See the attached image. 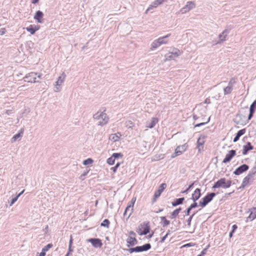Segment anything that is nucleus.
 I'll use <instances>...</instances> for the list:
<instances>
[{
    "label": "nucleus",
    "instance_id": "nucleus-1",
    "mask_svg": "<svg viewBox=\"0 0 256 256\" xmlns=\"http://www.w3.org/2000/svg\"><path fill=\"white\" fill-rule=\"evenodd\" d=\"M105 111L106 109L103 111H98L93 116L94 120H98V126H104L108 122L109 117L108 116L107 114L104 112Z\"/></svg>",
    "mask_w": 256,
    "mask_h": 256
},
{
    "label": "nucleus",
    "instance_id": "nucleus-2",
    "mask_svg": "<svg viewBox=\"0 0 256 256\" xmlns=\"http://www.w3.org/2000/svg\"><path fill=\"white\" fill-rule=\"evenodd\" d=\"M231 180H227L225 178H221L216 182H215L214 184L212 186V188H230L231 186Z\"/></svg>",
    "mask_w": 256,
    "mask_h": 256
},
{
    "label": "nucleus",
    "instance_id": "nucleus-3",
    "mask_svg": "<svg viewBox=\"0 0 256 256\" xmlns=\"http://www.w3.org/2000/svg\"><path fill=\"white\" fill-rule=\"evenodd\" d=\"M151 248V245L150 244H146L142 246H138L135 248H132L128 249V252L130 253L134 252H142L144 251H146Z\"/></svg>",
    "mask_w": 256,
    "mask_h": 256
},
{
    "label": "nucleus",
    "instance_id": "nucleus-4",
    "mask_svg": "<svg viewBox=\"0 0 256 256\" xmlns=\"http://www.w3.org/2000/svg\"><path fill=\"white\" fill-rule=\"evenodd\" d=\"M256 172V169L253 168L248 174L247 176H246L243 180L242 184V188L246 187V186H248L250 181L253 178L254 176V175L255 174Z\"/></svg>",
    "mask_w": 256,
    "mask_h": 256
},
{
    "label": "nucleus",
    "instance_id": "nucleus-5",
    "mask_svg": "<svg viewBox=\"0 0 256 256\" xmlns=\"http://www.w3.org/2000/svg\"><path fill=\"white\" fill-rule=\"evenodd\" d=\"M150 226L146 222H144L140 224L139 226L138 229L137 230V232L140 235H146L150 232Z\"/></svg>",
    "mask_w": 256,
    "mask_h": 256
},
{
    "label": "nucleus",
    "instance_id": "nucleus-6",
    "mask_svg": "<svg viewBox=\"0 0 256 256\" xmlns=\"http://www.w3.org/2000/svg\"><path fill=\"white\" fill-rule=\"evenodd\" d=\"M216 196V194L212 192L207 194L206 196L202 198V200L200 202V206L202 207H204L208 202H210Z\"/></svg>",
    "mask_w": 256,
    "mask_h": 256
},
{
    "label": "nucleus",
    "instance_id": "nucleus-7",
    "mask_svg": "<svg viewBox=\"0 0 256 256\" xmlns=\"http://www.w3.org/2000/svg\"><path fill=\"white\" fill-rule=\"evenodd\" d=\"M188 148V145L184 144L183 145L179 146L175 150V152L172 155V158H174L177 156L180 155L183 152H185Z\"/></svg>",
    "mask_w": 256,
    "mask_h": 256
},
{
    "label": "nucleus",
    "instance_id": "nucleus-8",
    "mask_svg": "<svg viewBox=\"0 0 256 256\" xmlns=\"http://www.w3.org/2000/svg\"><path fill=\"white\" fill-rule=\"evenodd\" d=\"M181 54L180 50L177 48H174L172 52H168L166 56V60H170L180 56Z\"/></svg>",
    "mask_w": 256,
    "mask_h": 256
},
{
    "label": "nucleus",
    "instance_id": "nucleus-9",
    "mask_svg": "<svg viewBox=\"0 0 256 256\" xmlns=\"http://www.w3.org/2000/svg\"><path fill=\"white\" fill-rule=\"evenodd\" d=\"M66 76V74H64V72H63L62 74L58 78L57 81L56 82V84H55L56 86L54 87V92H58L60 90L61 88L60 87V86H61L62 84L64 82V80H65Z\"/></svg>",
    "mask_w": 256,
    "mask_h": 256
},
{
    "label": "nucleus",
    "instance_id": "nucleus-10",
    "mask_svg": "<svg viewBox=\"0 0 256 256\" xmlns=\"http://www.w3.org/2000/svg\"><path fill=\"white\" fill-rule=\"evenodd\" d=\"M136 234L133 231L129 232V236L127 239V242L130 246H134L138 243V241L136 238Z\"/></svg>",
    "mask_w": 256,
    "mask_h": 256
},
{
    "label": "nucleus",
    "instance_id": "nucleus-11",
    "mask_svg": "<svg viewBox=\"0 0 256 256\" xmlns=\"http://www.w3.org/2000/svg\"><path fill=\"white\" fill-rule=\"evenodd\" d=\"M231 28L225 29L222 33L220 34L218 36L219 40L217 42L216 44H220L224 41L226 40V38L228 34L230 33Z\"/></svg>",
    "mask_w": 256,
    "mask_h": 256
},
{
    "label": "nucleus",
    "instance_id": "nucleus-12",
    "mask_svg": "<svg viewBox=\"0 0 256 256\" xmlns=\"http://www.w3.org/2000/svg\"><path fill=\"white\" fill-rule=\"evenodd\" d=\"M195 6V4L193 2H188L186 5L180 9V12L182 14L186 13L194 8Z\"/></svg>",
    "mask_w": 256,
    "mask_h": 256
},
{
    "label": "nucleus",
    "instance_id": "nucleus-13",
    "mask_svg": "<svg viewBox=\"0 0 256 256\" xmlns=\"http://www.w3.org/2000/svg\"><path fill=\"white\" fill-rule=\"evenodd\" d=\"M37 75H38V73L33 72L29 73L28 75H26V76L25 81H27L28 82H38V81H37L36 80Z\"/></svg>",
    "mask_w": 256,
    "mask_h": 256
},
{
    "label": "nucleus",
    "instance_id": "nucleus-14",
    "mask_svg": "<svg viewBox=\"0 0 256 256\" xmlns=\"http://www.w3.org/2000/svg\"><path fill=\"white\" fill-rule=\"evenodd\" d=\"M166 184L165 183L162 184L158 190H157L154 194V200H156L161 194L162 192L164 191V190L166 188Z\"/></svg>",
    "mask_w": 256,
    "mask_h": 256
},
{
    "label": "nucleus",
    "instance_id": "nucleus-15",
    "mask_svg": "<svg viewBox=\"0 0 256 256\" xmlns=\"http://www.w3.org/2000/svg\"><path fill=\"white\" fill-rule=\"evenodd\" d=\"M87 241L90 242L95 248H100L102 244L101 240L98 238H90Z\"/></svg>",
    "mask_w": 256,
    "mask_h": 256
},
{
    "label": "nucleus",
    "instance_id": "nucleus-16",
    "mask_svg": "<svg viewBox=\"0 0 256 256\" xmlns=\"http://www.w3.org/2000/svg\"><path fill=\"white\" fill-rule=\"evenodd\" d=\"M168 0H155L151 5L149 6L146 10V12L154 8H156L158 6L162 4L164 2H167Z\"/></svg>",
    "mask_w": 256,
    "mask_h": 256
},
{
    "label": "nucleus",
    "instance_id": "nucleus-17",
    "mask_svg": "<svg viewBox=\"0 0 256 256\" xmlns=\"http://www.w3.org/2000/svg\"><path fill=\"white\" fill-rule=\"evenodd\" d=\"M248 168V166L246 164H243L238 168L234 173L236 175H239L243 172L247 170Z\"/></svg>",
    "mask_w": 256,
    "mask_h": 256
},
{
    "label": "nucleus",
    "instance_id": "nucleus-18",
    "mask_svg": "<svg viewBox=\"0 0 256 256\" xmlns=\"http://www.w3.org/2000/svg\"><path fill=\"white\" fill-rule=\"evenodd\" d=\"M44 13L40 11V10H38L34 16V18L35 20H36L39 23H42L43 22V20H42V18L44 16Z\"/></svg>",
    "mask_w": 256,
    "mask_h": 256
},
{
    "label": "nucleus",
    "instance_id": "nucleus-19",
    "mask_svg": "<svg viewBox=\"0 0 256 256\" xmlns=\"http://www.w3.org/2000/svg\"><path fill=\"white\" fill-rule=\"evenodd\" d=\"M250 212L248 217V219L250 221H252L256 218V208H253L249 210Z\"/></svg>",
    "mask_w": 256,
    "mask_h": 256
},
{
    "label": "nucleus",
    "instance_id": "nucleus-20",
    "mask_svg": "<svg viewBox=\"0 0 256 256\" xmlns=\"http://www.w3.org/2000/svg\"><path fill=\"white\" fill-rule=\"evenodd\" d=\"M254 148V146L250 142H248L246 144L243 146L242 154H246L248 152Z\"/></svg>",
    "mask_w": 256,
    "mask_h": 256
},
{
    "label": "nucleus",
    "instance_id": "nucleus-21",
    "mask_svg": "<svg viewBox=\"0 0 256 256\" xmlns=\"http://www.w3.org/2000/svg\"><path fill=\"white\" fill-rule=\"evenodd\" d=\"M39 28V26L35 25H30L29 26L26 28L28 32H30L32 34H35Z\"/></svg>",
    "mask_w": 256,
    "mask_h": 256
},
{
    "label": "nucleus",
    "instance_id": "nucleus-22",
    "mask_svg": "<svg viewBox=\"0 0 256 256\" xmlns=\"http://www.w3.org/2000/svg\"><path fill=\"white\" fill-rule=\"evenodd\" d=\"M246 128L242 129L238 132L235 137L234 138V142H236L240 138L246 133Z\"/></svg>",
    "mask_w": 256,
    "mask_h": 256
},
{
    "label": "nucleus",
    "instance_id": "nucleus-23",
    "mask_svg": "<svg viewBox=\"0 0 256 256\" xmlns=\"http://www.w3.org/2000/svg\"><path fill=\"white\" fill-rule=\"evenodd\" d=\"M200 188H196L192 194V200L194 202H196L200 198Z\"/></svg>",
    "mask_w": 256,
    "mask_h": 256
},
{
    "label": "nucleus",
    "instance_id": "nucleus-24",
    "mask_svg": "<svg viewBox=\"0 0 256 256\" xmlns=\"http://www.w3.org/2000/svg\"><path fill=\"white\" fill-rule=\"evenodd\" d=\"M133 208L134 207L128 205L125 210V211L124 213V216H126L127 214H128V218H129L133 212Z\"/></svg>",
    "mask_w": 256,
    "mask_h": 256
},
{
    "label": "nucleus",
    "instance_id": "nucleus-25",
    "mask_svg": "<svg viewBox=\"0 0 256 256\" xmlns=\"http://www.w3.org/2000/svg\"><path fill=\"white\" fill-rule=\"evenodd\" d=\"M236 152L235 150H232L228 151V153L226 154L223 160H231L232 158L236 155Z\"/></svg>",
    "mask_w": 256,
    "mask_h": 256
},
{
    "label": "nucleus",
    "instance_id": "nucleus-26",
    "mask_svg": "<svg viewBox=\"0 0 256 256\" xmlns=\"http://www.w3.org/2000/svg\"><path fill=\"white\" fill-rule=\"evenodd\" d=\"M170 36V34H168L167 35H166V36H164L160 37V38H158L157 39L158 40V41L159 42L160 46L163 44H166L168 42V40L166 39Z\"/></svg>",
    "mask_w": 256,
    "mask_h": 256
},
{
    "label": "nucleus",
    "instance_id": "nucleus-27",
    "mask_svg": "<svg viewBox=\"0 0 256 256\" xmlns=\"http://www.w3.org/2000/svg\"><path fill=\"white\" fill-rule=\"evenodd\" d=\"M122 158L123 154L122 153H114L107 160H115L116 159H122Z\"/></svg>",
    "mask_w": 256,
    "mask_h": 256
},
{
    "label": "nucleus",
    "instance_id": "nucleus-28",
    "mask_svg": "<svg viewBox=\"0 0 256 256\" xmlns=\"http://www.w3.org/2000/svg\"><path fill=\"white\" fill-rule=\"evenodd\" d=\"M120 136L121 134L119 132L113 134L110 136V139L114 142H116L120 140Z\"/></svg>",
    "mask_w": 256,
    "mask_h": 256
},
{
    "label": "nucleus",
    "instance_id": "nucleus-29",
    "mask_svg": "<svg viewBox=\"0 0 256 256\" xmlns=\"http://www.w3.org/2000/svg\"><path fill=\"white\" fill-rule=\"evenodd\" d=\"M160 46V44L159 42L158 41V40L156 39V40H154L152 43L150 49H151V50H154V49L157 48H158Z\"/></svg>",
    "mask_w": 256,
    "mask_h": 256
},
{
    "label": "nucleus",
    "instance_id": "nucleus-30",
    "mask_svg": "<svg viewBox=\"0 0 256 256\" xmlns=\"http://www.w3.org/2000/svg\"><path fill=\"white\" fill-rule=\"evenodd\" d=\"M181 208H178L176 210H175L171 214L170 216V218L172 219H174V218H176L179 213L180 212V210H181Z\"/></svg>",
    "mask_w": 256,
    "mask_h": 256
},
{
    "label": "nucleus",
    "instance_id": "nucleus-31",
    "mask_svg": "<svg viewBox=\"0 0 256 256\" xmlns=\"http://www.w3.org/2000/svg\"><path fill=\"white\" fill-rule=\"evenodd\" d=\"M184 198H179L176 199L174 202H172V206H176L178 204H182L184 200Z\"/></svg>",
    "mask_w": 256,
    "mask_h": 256
},
{
    "label": "nucleus",
    "instance_id": "nucleus-32",
    "mask_svg": "<svg viewBox=\"0 0 256 256\" xmlns=\"http://www.w3.org/2000/svg\"><path fill=\"white\" fill-rule=\"evenodd\" d=\"M158 122V120L156 118H152L151 122L148 126L147 127L152 128H153L156 124Z\"/></svg>",
    "mask_w": 256,
    "mask_h": 256
},
{
    "label": "nucleus",
    "instance_id": "nucleus-33",
    "mask_svg": "<svg viewBox=\"0 0 256 256\" xmlns=\"http://www.w3.org/2000/svg\"><path fill=\"white\" fill-rule=\"evenodd\" d=\"M237 78L234 77L230 79L228 82V86L233 88V86L236 83Z\"/></svg>",
    "mask_w": 256,
    "mask_h": 256
},
{
    "label": "nucleus",
    "instance_id": "nucleus-34",
    "mask_svg": "<svg viewBox=\"0 0 256 256\" xmlns=\"http://www.w3.org/2000/svg\"><path fill=\"white\" fill-rule=\"evenodd\" d=\"M232 90H233V88H232L230 86H226V88H224V94L228 95V94H230L232 92Z\"/></svg>",
    "mask_w": 256,
    "mask_h": 256
},
{
    "label": "nucleus",
    "instance_id": "nucleus-35",
    "mask_svg": "<svg viewBox=\"0 0 256 256\" xmlns=\"http://www.w3.org/2000/svg\"><path fill=\"white\" fill-rule=\"evenodd\" d=\"M256 108V100H254L250 106V111L252 112H255Z\"/></svg>",
    "mask_w": 256,
    "mask_h": 256
},
{
    "label": "nucleus",
    "instance_id": "nucleus-36",
    "mask_svg": "<svg viewBox=\"0 0 256 256\" xmlns=\"http://www.w3.org/2000/svg\"><path fill=\"white\" fill-rule=\"evenodd\" d=\"M160 219L162 220L163 221L162 226L164 227L167 226L168 225L170 224V221L167 220L165 216H162L160 218Z\"/></svg>",
    "mask_w": 256,
    "mask_h": 256
},
{
    "label": "nucleus",
    "instance_id": "nucleus-37",
    "mask_svg": "<svg viewBox=\"0 0 256 256\" xmlns=\"http://www.w3.org/2000/svg\"><path fill=\"white\" fill-rule=\"evenodd\" d=\"M204 144V141L203 140H202L200 138H198L197 141V144H198V147L200 150V147L202 146V148H203V145Z\"/></svg>",
    "mask_w": 256,
    "mask_h": 256
},
{
    "label": "nucleus",
    "instance_id": "nucleus-38",
    "mask_svg": "<svg viewBox=\"0 0 256 256\" xmlns=\"http://www.w3.org/2000/svg\"><path fill=\"white\" fill-rule=\"evenodd\" d=\"M195 214V213H194L192 214L189 218H188L186 220V222L187 224V226H188V227H190V224H191V222H192V218L193 216H194V215Z\"/></svg>",
    "mask_w": 256,
    "mask_h": 256
},
{
    "label": "nucleus",
    "instance_id": "nucleus-39",
    "mask_svg": "<svg viewBox=\"0 0 256 256\" xmlns=\"http://www.w3.org/2000/svg\"><path fill=\"white\" fill-rule=\"evenodd\" d=\"M110 225V222L108 220H104L102 222L101 224V226H105L106 228H108Z\"/></svg>",
    "mask_w": 256,
    "mask_h": 256
},
{
    "label": "nucleus",
    "instance_id": "nucleus-40",
    "mask_svg": "<svg viewBox=\"0 0 256 256\" xmlns=\"http://www.w3.org/2000/svg\"><path fill=\"white\" fill-rule=\"evenodd\" d=\"M210 117L208 118V120L206 122H200V123L198 124H196L194 126L195 127H200V126H204L206 124H208L210 122Z\"/></svg>",
    "mask_w": 256,
    "mask_h": 256
},
{
    "label": "nucleus",
    "instance_id": "nucleus-41",
    "mask_svg": "<svg viewBox=\"0 0 256 256\" xmlns=\"http://www.w3.org/2000/svg\"><path fill=\"white\" fill-rule=\"evenodd\" d=\"M134 126V124L132 121L129 120L126 122V126L128 127V128H132Z\"/></svg>",
    "mask_w": 256,
    "mask_h": 256
},
{
    "label": "nucleus",
    "instance_id": "nucleus-42",
    "mask_svg": "<svg viewBox=\"0 0 256 256\" xmlns=\"http://www.w3.org/2000/svg\"><path fill=\"white\" fill-rule=\"evenodd\" d=\"M22 132L18 133L17 134H15L13 136L12 139H14V140H16L19 138H20V137H21L22 136Z\"/></svg>",
    "mask_w": 256,
    "mask_h": 256
},
{
    "label": "nucleus",
    "instance_id": "nucleus-43",
    "mask_svg": "<svg viewBox=\"0 0 256 256\" xmlns=\"http://www.w3.org/2000/svg\"><path fill=\"white\" fill-rule=\"evenodd\" d=\"M18 198L16 196H15L14 198L11 200V202H10V206H12L16 202V200H18Z\"/></svg>",
    "mask_w": 256,
    "mask_h": 256
},
{
    "label": "nucleus",
    "instance_id": "nucleus-44",
    "mask_svg": "<svg viewBox=\"0 0 256 256\" xmlns=\"http://www.w3.org/2000/svg\"><path fill=\"white\" fill-rule=\"evenodd\" d=\"M120 163L118 162L114 166L111 168L110 170H112L114 172H115L117 168L120 166Z\"/></svg>",
    "mask_w": 256,
    "mask_h": 256
},
{
    "label": "nucleus",
    "instance_id": "nucleus-45",
    "mask_svg": "<svg viewBox=\"0 0 256 256\" xmlns=\"http://www.w3.org/2000/svg\"><path fill=\"white\" fill-rule=\"evenodd\" d=\"M52 246V244H47L46 246H44L43 248V249L46 252V251H48L49 250V248H50Z\"/></svg>",
    "mask_w": 256,
    "mask_h": 256
},
{
    "label": "nucleus",
    "instance_id": "nucleus-46",
    "mask_svg": "<svg viewBox=\"0 0 256 256\" xmlns=\"http://www.w3.org/2000/svg\"><path fill=\"white\" fill-rule=\"evenodd\" d=\"M136 198H132V200H131L130 204L128 205L134 207V206L136 202Z\"/></svg>",
    "mask_w": 256,
    "mask_h": 256
},
{
    "label": "nucleus",
    "instance_id": "nucleus-47",
    "mask_svg": "<svg viewBox=\"0 0 256 256\" xmlns=\"http://www.w3.org/2000/svg\"><path fill=\"white\" fill-rule=\"evenodd\" d=\"M88 172V170L86 171V172H84L83 174H82L80 176V178L81 180H84V176L87 174Z\"/></svg>",
    "mask_w": 256,
    "mask_h": 256
},
{
    "label": "nucleus",
    "instance_id": "nucleus-48",
    "mask_svg": "<svg viewBox=\"0 0 256 256\" xmlns=\"http://www.w3.org/2000/svg\"><path fill=\"white\" fill-rule=\"evenodd\" d=\"M6 28H2L0 29V35H3L6 33Z\"/></svg>",
    "mask_w": 256,
    "mask_h": 256
},
{
    "label": "nucleus",
    "instance_id": "nucleus-49",
    "mask_svg": "<svg viewBox=\"0 0 256 256\" xmlns=\"http://www.w3.org/2000/svg\"><path fill=\"white\" fill-rule=\"evenodd\" d=\"M198 206V204H197V203L196 202H194V203H193L190 206V208H191V209H192Z\"/></svg>",
    "mask_w": 256,
    "mask_h": 256
},
{
    "label": "nucleus",
    "instance_id": "nucleus-50",
    "mask_svg": "<svg viewBox=\"0 0 256 256\" xmlns=\"http://www.w3.org/2000/svg\"><path fill=\"white\" fill-rule=\"evenodd\" d=\"M254 112H252L250 111V113H249V114H248V120H250L252 118V117L254 116Z\"/></svg>",
    "mask_w": 256,
    "mask_h": 256
},
{
    "label": "nucleus",
    "instance_id": "nucleus-51",
    "mask_svg": "<svg viewBox=\"0 0 256 256\" xmlns=\"http://www.w3.org/2000/svg\"><path fill=\"white\" fill-rule=\"evenodd\" d=\"M93 161H84L83 164L85 166L91 164Z\"/></svg>",
    "mask_w": 256,
    "mask_h": 256
},
{
    "label": "nucleus",
    "instance_id": "nucleus-52",
    "mask_svg": "<svg viewBox=\"0 0 256 256\" xmlns=\"http://www.w3.org/2000/svg\"><path fill=\"white\" fill-rule=\"evenodd\" d=\"M46 252L42 248V252L39 254V256H45Z\"/></svg>",
    "mask_w": 256,
    "mask_h": 256
},
{
    "label": "nucleus",
    "instance_id": "nucleus-53",
    "mask_svg": "<svg viewBox=\"0 0 256 256\" xmlns=\"http://www.w3.org/2000/svg\"><path fill=\"white\" fill-rule=\"evenodd\" d=\"M192 210V209L189 207L187 208L186 211V215L188 216L190 213V211Z\"/></svg>",
    "mask_w": 256,
    "mask_h": 256
},
{
    "label": "nucleus",
    "instance_id": "nucleus-54",
    "mask_svg": "<svg viewBox=\"0 0 256 256\" xmlns=\"http://www.w3.org/2000/svg\"><path fill=\"white\" fill-rule=\"evenodd\" d=\"M168 237L167 235H165L164 236H163L160 240V242L162 243L164 242L166 238Z\"/></svg>",
    "mask_w": 256,
    "mask_h": 256
},
{
    "label": "nucleus",
    "instance_id": "nucleus-55",
    "mask_svg": "<svg viewBox=\"0 0 256 256\" xmlns=\"http://www.w3.org/2000/svg\"><path fill=\"white\" fill-rule=\"evenodd\" d=\"M232 232H234V231L236 230V229L238 227H237L236 225L234 224L232 226Z\"/></svg>",
    "mask_w": 256,
    "mask_h": 256
},
{
    "label": "nucleus",
    "instance_id": "nucleus-56",
    "mask_svg": "<svg viewBox=\"0 0 256 256\" xmlns=\"http://www.w3.org/2000/svg\"><path fill=\"white\" fill-rule=\"evenodd\" d=\"M72 237L70 236V242H69V246H72Z\"/></svg>",
    "mask_w": 256,
    "mask_h": 256
},
{
    "label": "nucleus",
    "instance_id": "nucleus-57",
    "mask_svg": "<svg viewBox=\"0 0 256 256\" xmlns=\"http://www.w3.org/2000/svg\"><path fill=\"white\" fill-rule=\"evenodd\" d=\"M206 248H205L202 250L201 252V256L204 255L206 254Z\"/></svg>",
    "mask_w": 256,
    "mask_h": 256
},
{
    "label": "nucleus",
    "instance_id": "nucleus-58",
    "mask_svg": "<svg viewBox=\"0 0 256 256\" xmlns=\"http://www.w3.org/2000/svg\"><path fill=\"white\" fill-rule=\"evenodd\" d=\"M24 192V190H22L20 193H19L17 196H18V198Z\"/></svg>",
    "mask_w": 256,
    "mask_h": 256
},
{
    "label": "nucleus",
    "instance_id": "nucleus-59",
    "mask_svg": "<svg viewBox=\"0 0 256 256\" xmlns=\"http://www.w3.org/2000/svg\"><path fill=\"white\" fill-rule=\"evenodd\" d=\"M107 162L110 165H112L114 164V161H107Z\"/></svg>",
    "mask_w": 256,
    "mask_h": 256
},
{
    "label": "nucleus",
    "instance_id": "nucleus-60",
    "mask_svg": "<svg viewBox=\"0 0 256 256\" xmlns=\"http://www.w3.org/2000/svg\"><path fill=\"white\" fill-rule=\"evenodd\" d=\"M73 252V250L72 248V246H68V252Z\"/></svg>",
    "mask_w": 256,
    "mask_h": 256
},
{
    "label": "nucleus",
    "instance_id": "nucleus-61",
    "mask_svg": "<svg viewBox=\"0 0 256 256\" xmlns=\"http://www.w3.org/2000/svg\"><path fill=\"white\" fill-rule=\"evenodd\" d=\"M38 1H39V0H32V4H35L37 3Z\"/></svg>",
    "mask_w": 256,
    "mask_h": 256
},
{
    "label": "nucleus",
    "instance_id": "nucleus-62",
    "mask_svg": "<svg viewBox=\"0 0 256 256\" xmlns=\"http://www.w3.org/2000/svg\"><path fill=\"white\" fill-rule=\"evenodd\" d=\"M193 118H194V120H197L198 118V117L196 115L194 114L193 116Z\"/></svg>",
    "mask_w": 256,
    "mask_h": 256
},
{
    "label": "nucleus",
    "instance_id": "nucleus-63",
    "mask_svg": "<svg viewBox=\"0 0 256 256\" xmlns=\"http://www.w3.org/2000/svg\"><path fill=\"white\" fill-rule=\"evenodd\" d=\"M194 183H192V184H191L190 185V186H188V189H190V188L192 187V186H194Z\"/></svg>",
    "mask_w": 256,
    "mask_h": 256
},
{
    "label": "nucleus",
    "instance_id": "nucleus-64",
    "mask_svg": "<svg viewBox=\"0 0 256 256\" xmlns=\"http://www.w3.org/2000/svg\"><path fill=\"white\" fill-rule=\"evenodd\" d=\"M170 234V230H168V232H166V235H167V236H168Z\"/></svg>",
    "mask_w": 256,
    "mask_h": 256
}]
</instances>
